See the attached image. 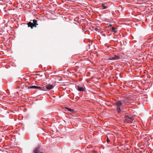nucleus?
<instances>
[{"label": "nucleus", "mask_w": 153, "mask_h": 153, "mask_svg": "<svg viewBox=\"0 0 153 153\" xmlns=\"http://www.w3.org/2000/svg\"><path fill=\"white\" fill-rule=\"evenodd\" d=\"M0 1H3V0H0Z\"/></svg>", "instance_id": "f3484780"}, {"label": "nucleus", "mask_w": 153, "mask_h": 153, "mask_svg": "<svg viewBox=\"0 0 153 153\" xmlns=\"http://www.w3.org/2000/svg\"><path fill=\"white\" fill-rule=\"evenodd\" d=\"M76 88L79 91H84L85 90V88L84 85L82 86H76Z\"/></svg>", "instance_id": "7ed1b4c3"}, {"label": "nucleus", "mask_w": 153, "mask_h": 153, "mask_svg": "<svg viewBox=\"0 0 153 153\" xmlns=\"http://www.w3.org/2000/svg\"><path fill=\"white\" fill-rule=\"evenodd\" d=\"M107 142H108L109 141V140H108V138H107Z\"/></svg>", "instance_id": "ddd939ff"}, {"label": "nucleus", "mask_w": 153, "mask_h": 153, "mask_svg": "<svg viewBox=\"0 0 153 153\" xmlns=\"http://www.w3.org/2000/svg\"><path fill=\"white\" fill-rule=\"evenodd\" d=\"M95 30H97V29L95 28Z\"/></svg>", "instance_id": "dca6fc26"}, {"label": "nucleus", "mask_w": 153, "mask_h": 153, "mask_svg": "<svg viewBox=\"0 0 153 153\" xmlns=\"http://www.w3.org/2000/svg\"><path fill=\"white\" fill-rule=\"evenodd\" d=\"M30 88L37 89L39 90H44L45 89L42 87L39 86L33 85L30 87Z\"/></svg>", "instance_id": "39448f33"}, {"label": "nucleus", "mask_w": 153, "mask_h": 153, "mask_svg": "<svg viewBox=\"0 0 153 153\" xmlns=\"http://www.w3.org/2000/svg\"><path fill=\"white\" fill-rule=\"evenodd\" d=\"M102 6L103 7V9H105L107 8V7L106 6H105L104 5V4H102Z\"/></svg>", "instance_id": "f8f14e48"}, {"label": "nucleus", "mask_w": 153, "mask_h": 153, "mask_svg": "<svg viewBox=\"0 0 153 153\" xmlns=\"http://www.w3.org/2000/svg\"><path fill=\"white\" fill-rule=\"evenodd\" d=\"M39 149L40 147L39 146L36 147L33 151V152L34 153H39Z\"/></svg>", "instance_id": "0eeeda50"}, {"label": "nucleus", "mask_w": 153, "mask_h": 153, "mask_svg": "<svg viewBox=\"0 0 153 153\" xmlns=\"http://www.w3.org/2000/svg\"><path fill=\"white\" fill-rule=\"evenodd\" d=\"M95 30H97V29L95 28Z\"/></svg>", "instance_id": "4468645a"}, {"label": "nucleus", "mask_w": 153, "mask_h": 153, "mask_svg": "<svg viewBox=\"0 0 153 153\" xmlns=\"http://www.w3.org/2000/svg\"><path fill=\"white\" fill-rule=\"evenodd\" d=\"M66 108L69 111L72 112L73 113H74L75 112V111L73 109H71L68 107H66Z\"/></svg>", "instance_id": "6e6552de"}, {"label": "nucleus", "mask_w": 153, "mask_h": 153, "mask_svg": "<svg viewBox=\"0 0 153 153\" xmlns=\"http://www.w3.org/2000/svg\"><path fill=\"white\" fill-rule=\"evenodd\" d=\"M95 30H97V29L95 28Z\"/></svg>", "instance_id": "2eb2a0df"}, {"label": "nucleus", "mask_w": 153, "mask_h": 153, "mask_svg": "<svg viewBox=\"0 0 153 153\" xmlns=\"http://www.w3.org/2000/svg\"><path fill=\"white\" fill-rule=\"evenodd\" d=\"M114 60H118L120 59V57L119 56L117 55H114Z\"/></svg>", "instance_id": "1a4fd4ad"}, {"label": "nucleus", "mask_w": 153, "mask_h": 153, "mask_svg": "<svg viewBox=\"0 0 153 153\" xmlns=\"http://www.w3.org/2000/svg\"><path fill=\"white\" fill-rule=\"evenodd\" d=\"M125 120L128 123H132L133 120V119L131 117H129L128 116H126Z\"/></svg>", "instance_id": "423d86ee"}, {"label": "nucleus", "mask_w": 153, "mask_h": 153, "mask_svg": "<svg viewBox=\"0 0 153 153\" xmlns=\"http://www.w3.org/2000/svg\"><path fill=\"white\" fill-rule=\"evenodd\" d=\"M42 87L45 90H42V91H45L46 89L47 90H51L53 89L54 87L53 86L50 84H48L45 87Z\"/></svg>", "instance_id": "20e7f679"}, {"label": "nucleus", "mask_w": 153, "mask_h": 153, "mask_svg": "<svg viewBox=\"0 0 153 153\" xmlns=\"http://www.w3.org/2000/svg\"><path fill=\"white\" fill-rule=\"evenodd\" d=\"M27 25H28V27H30L31 29H32L33 27H36V26L38 25L37 23V21L35 19L33 20V23L29 22L27 24Z\"/></svg>", "instance_id": "f03ea898"}, {"label": "nucleus", "mask_w": 153, "mask_h": 153, "mask_svg": "<svg viewBox=\"0 0 153 153\" xmlns=\"http://www.w3.org/2000/svg\"><path fill=\"white\" fill-rule=\"evenodd\" d=\"M114 56H110L108 59V60H114Z\"/></svg>", "instance_id": "9d476101"}, {"label": "nucleus", "mask_w": 153, "mask_h": 153, "mask_svg": "<svg viewBox=\"0 0 153 153\" xmlns=\"http://www.w3.org/2000/svg\"><path fill=\"white\" fill-rule=\"evenodd\" d=\"M39 153H42V152H40Z\"/></svg>", "instance_id": "a211bd4d"}, {"label": "nucleus", "mask_w": 153, "mask_h": 153, "mask_svg": "<svg viewBox=\"0 0 153 153\" xmlns=\"http://www.w3.org/2000/svg\"><path fill=\"white\" fill-rule=\"evenodd\" d=\"M115 105L116 106V109L117 112L118 113H120L121 111L120 107L123 105V104L120 101H117L115 102Z\"/></svg>", "instance_id": "f257e3e1"}, {"label": "nucleus", "mask_w": 153, "mask_h": 153, "mask_svg": "<svg viewBox=\"0 0 153 153\" xmlns=\"http://www.w3.org/2000/svg\"><path fill=\"white\" fill-rule=\"evenodd\" d=\"M112 30L114 32V33H116L117 32V29L116 28H114L113 27H112Z\"/></svg>", "instance_id": "9b49d317"}]
</instances>
